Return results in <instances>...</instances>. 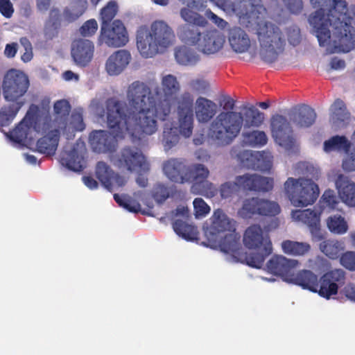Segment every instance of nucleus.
<instances>
[{"mask_svg":"<svg viewBox=\"0 0 355 355\" xmlns=\"http://www.w3.org/2000/svg\"><path fill=\"white\" fill-rule=\"evenodd\" d=\"M162 88L155 89V96L150 87L136 80L128 87L126 96L130 107L142 121V131L155 134L158 128L157 119L165 121L171 112L173 102L180 90L177 78L171 74L162 78Z\"/></svg>","mask_w":355,"mask_h":355,"instance_id":"f257e3e1","label":"nucleus"},{"mask_svg":"<svg viewBox=\"0 0 355 355\" xmlns=\"http://www.w3.org/2000/svg\"><path fill=\"white\" fill-rule=\"evenodd\" d=\"M318 8L310 15L309 22L314 29L320 46L327 44L333 37L336 46L347 53L355 48V28L352 21L355 23V6L349 8L344 0H320Z\"/></svg>","mask_w":355,"mask_h":355,"instance_id":"f03ea898","label":"nucleus"},{"mask_svg":"<svg viewBox=\"0 0 355 355\" xmlns=\"http://www.w3.org/2000/svg\"><path fill=\"white\" fill-rule=\"evenodd\" d=\"M106 123L110 131L94 130L89 135V144L94 152L101 153L115 150L117 139L128 135L132 142L141 141L148 133L142 130V121L124 101L110 98L105 102Z\"/></svg>","mask_w":355,"mask_h":355,"instance_id":"7ed1b4c3","label":"nucleus"},{"mask_svg":"<svg viewBox=\"0 0 355 355\" xmlns=\"http://www.w3.org/2000/svg\"><path fill=\"white\" fill-rule=\"evenodd\" d=\"M243 114L235 111L221 112L211 121L207 131L209 139L220 146L230 144L245 128H258L264 121V114L254 105L243 107Z\"/></svg>","mask_w":355,"mask_h":355,"instance_id":"20e7f679","label":"nucleus"},{"mask_svg":"<svg viewBox=\"0 0 355 355\" xmlns=\"http://www.w3.org/2000/svg\"><path fill=\"white\" fill-rule=\"evenodd\" d=\"M261 8L254 10L253 15L241 20V23L248 28H254L260 44V56L268 63L275 62L279 54L284 51L286 39L279 26L261 19L260 15L266 11L261 0Z\"/></svg>","mask_w":355,"mask_h":355,"instance_id":"39448f33","label":"nucleus"},{"mask_svg":"<svg viewBox=\"0 0 355 355\" xmlns=\"http://www.w3.org/2000/svg\"><path fill=\"white\" fill-rule=\"evenodd\" d=\"M210 220V225L205 229V234L209 239L216 241L218 236L224 234V237L219 242L221 251L234 257H241V236L236 232L234 222L231 220L221 209H217L214 211Z\"/></svg>","mask_w":355,"mask_h":355,"instance_id":"423d86ee","label":"nucleus"},{"mask_svg":"<svg viewBox=\"0 0 355 355\" xmlns=\"http://www.w3.org/2000/svg\"><path fill=\"white\" fill-rule=\"evenodd\" d=\"M175 35L172 28L164 21H155L150 30L141 31L137 35V46L144 58H152L162 53L175 42Z\"/></svg>","mask_w":355,"mask_h":355,"instance_id":"0eeeda50","label":"nucleus"},{"mask_svg":"<svg viewBox=\"0 0 355 355\" xmlns=\"http://www.w3.org/2000/svg\"><path fill=\"white\" fill-rule=\"evenodd\" d=\"M243 243L249 250H252L250 253H245L244 261L250 267L261 268L266 259L272 252L269 236H263V230L259 225H252L245 231Z\"/></svg>","mask_w":355,"mask_h":355,"instance_id":"6e6552de","label":"nucleus"},{"mask_svg":"<svg viewBox=\"0 0 355 355\" xmlns=\"http://www.w3.org/2000/svg\"><path fill=\"white\" fill-rule=\"evenodd\" d=\"M284 191L295 207L312 205L319 195L318 186L311 179L288 178L284 183Z\"/></svg>","mask_w":355,"mask_h":355,"instance_id":"1a4fd4ad","label":"nucleus"},{"mask_svg":"<svg viewBox=\"0 0 355 355\" xmlns=\"http://www.w3.org/2000/svg\"><path fill=\"white\" fill-rule=\"evenodd\" d=\"M181 18L186 22L177 28L179 39L185 44L197 46L202 37L200 28H205L208 21L204 16L187 8L180 9Z\"/></svg>","mask_w":355,"mask_h":355,"instance_id":"9d476101","label":"nucleus"},{"mask_svg":"<svg viewBox=\"0 0 355 355\" xmlns=\"http://www.w3.org/2000/svg\"><path fill=\"white\" fill-rule=\"evenodd\" d=\"M30 86L28 76L20 70L9 69L2 82L3 96L6 102H13L24 105V96Z\"/></svg>","mask_w":355,"mask_h":355,"instance_id":"9b49d317","label":"nucleus"},{"mask_svg":"<svg viewBox=\"0 0 355 355\" xmlns=\"http://www.w3.org/2000/svg\"><path fill=\"white\" fill-rule=\"evenodd\" d=\"M40 107L31 104L24 118L10 132V139L15 143L21 144L28 139L31 129L37 132H46L51 128V119L48 116L44 119V122L41 124L39 116Z\"/></svg>","mask_w":355,"mask_h":355,"instance_id":"f8f14e48","label":"nucleus"},{"mask_svg":"<svg viewBox=\"0 0 355 355\" xmlns=\"http://www.w3.org/2000/svg\"><path fill=\"white\" fill-rule=\"evenodd\" d=\"M280 211L278 203L259 197H252L244 200L238 214L244 219H250L256 216L274 217Z\"/></svg>","mask_w":355,"mask_h":355,"instance_id":"ddd939ff","label":"nucleus"},{"mask_svg":"<svg viewBox=\"0 0 355 355\" xmlns=\"http://www.w3.org/2000/svg\"><path fill=\"white\" fill-rule=\"evenodd\" d=\"M119 168L128 171L144 172L149 171V164L142 153L141 149L137 147L125 146L123 148L116 159Z\"/></svg>","mask_w":355,"mask_h":355,"instance_id":"4468645a","label":"nucleus"},{"mask_svg":"<svg viewBox=\"0 0 355 355\" xmlns=\"http://www.w3.org/2000/svg\"><path fill=\"white\" fill-rule=\"evenodd\" d=\"M272 136L275 141L285 149L292 150L295 145L293 131L287 119L281 114H275L270 119Z\"/></svg>","mask_w":355,"mask_h":355,"instance_id":"2eb2a0df","label":"nucleus"},{"mask_svg":"<svg viewBox=\"0 0 355 355\" xmlns=\"http://www.w3.org/2000/svg\"><path fill=\"white\" fill-rule=\"evenodd\" d=\"M345 280L346 272L343 269L330 270L318 279V288L315 293L329 300L338 293L339 287L345 285Z\"/></svg>","mask_w":355,"mask_h":355,"instance_id":"dca6fc26","label":"nucleus"},{"mask_svg":"<svg viewBox=\"0 0 355 355\" xmlns=\"http://www.w3.org/2000/svg\"><path fill=\"white\" fill-rule=\"evenodd\" d=\"M98 41L110 47L125 46L128 42V34L123 22L116 19L111 25H101Z\"/></svg>","mask_w":355,"mask_h":355,"instance_id":"f3484780","label":"nucleus"},{"mask_svg":"<svg viewBox=\"0 0 355 355\" xmlns=\"http://www.w3.org/2000/svg\"><path fill=\"white\" fill-rule=\"evenodd\" d=\"M225 11H232L239 17V21L253 15L254 10L261 8V0H240L236 3L230 0H209ZM207 0H206V3Z\"/></svg>","mask_w":355,"mask_h":355,"instance_id":"a211bd4d","label":"nucleus"},{"mask_svg":"<svg viewBox=\"0 0 355 355\" xmlns=\"http://www.w3.org/2000/svg\"><path fill=\"white\" fill-rule=\"evenodd\" d=\"M239 190L269 191L272 189L274 181L271 178L263 177L256 174H245L236 178Z\"/></svg>","mask_w":355,"mask_h":355,"instance_id":"6ab92c4d","label":"nucleus"},{"mask_svg":"<svg viewBox=\"0 0 355 355\" xmlns=\"http://www.w3.org/2000/svg\"><path fill=\"white\" fill-rule=\"evenodd\" d=\"M94 53L93 42L87 39L75 40L71 44V55L79 67H85L92 61Z\"/></svg>","mask_w":355,"mask_h":355,"instance_id":"aec40b11","label":"nucleus"},{"mask_svg":"<svg viewBox=\"0 0 355 355\" xmlns=\"http://www.w3.org/2000/svg\"><path fill=\"white\" fill-rule=\"evenodd\" d=\"M298 264L297 260L288 259L282 255H274L266 263V270L274 275L282 277L288 282V277Z\"/></svg>","mask_w":355,"mask_h":355,"instance_id":"412c9836","label":"nucleus"},{"mask_svg":"<svg viewBox=\"0 0 355 355\" xmlns=\"http://www.w3.org/2000/svg\"><path fill=\"white\" fill-rule=\"evenodd\" d=\"M225 42L223 34L214 29L203 33L197 49L205 54H214L219 51Z\"/></svg>","mask_w":355,"mask_h":355,"instance_id":"4be33fe9","label":"nucleus"},{"mask_svg":"<svg viewBox=\"0 0 355 355\" xmlns=\"http://www.w3.org/2000/svg\"><path fill=\"white\" fill-rule=\"evenodd\" d=\"M188 166L185 160L180 158H171L163 164V171L171 181L177 183H184Z\"/></svg>","mask_w":355,"mask_h":355,"instance_id":"5701e85b","label":"nucleus"},{"mask_svg":"<svg viewBox=\"0 0 355 355\" xmlns=\"http://www.w3.org/2000/svg\"><path fill=\"white\" fill-rule=\"evenodd\" d=\"M335 184L342 201L349 207H355V183L349 177L340 174Z\"/></svg>","mask_w":355,"mask_h":355,"instance_id":"b1692460","label":"nucleus"},{"mask_svg":"<svg viewBox=\"0 0 355 355\" xmlns=\"http://www.w3.org/2000/svg\"><path fill=\"white\" fill-rule=\"evenodd\" d=\"M131 59L130 53L126 50H118L113 53L105 63V69L110 76L120 74L128 66Z\"/></svg>","mask_w":355,"mask_h":355,"instance_id":"393cba45","label":"nucleus"},{"mask_svg":"<svg viewBox=\"0 0 355 355\" xmlns=\"http://www.w3.org/2000/svg\"><path fill=\"white\" fill-rule=\"evenodd\" d=\"M315 293L318 288V277L309 270H302L295 273L294 270L288 282Z\"/></svg>","mask_w":355,"mask_h":355,"instance_id":"a878e982","label":"nucleus"},{"mask_svg":"<svg viewBox=\"0 0 355 355\" xmlns=\"http://www.w3.org/2000/svg\"><path fill=\"white\" fill-rule=\"evenodd\" d=\"M289 117L291 121L297 126L308 128L315 123L316 113L310 106L301 105L292 110Z\"/></svg>","mask_w":355,"mask_h":355,"instance_id":"bb28decb","label":"nucleus"},{"mask_svg":"<svg viewBox=\"0 0 355 355\" xmlns=\"http://www.w3.org/2000/svg\"><path fill=\"white\" fill-rule=\"evenodd\" d=\"M228 40L230 46L236 53L248 51L251 45L248 35L244 30L236 26L229 30Z\"/></svg>","mask_w":355,"mask_h":355,"instance_id":"cd10ccee","label":"nucleus"},{"mask_svg":"<svg viewBox=\"0 0 355 355\" xmlns=\"http://www.w3.org/2000/svg\"><path fill=\"white\" fill-rule=\"evenodd\" d=\"M60 135L58 129L49 131L46 135L37 140V151L47 156L54 155L58 148Z\"/></svg>","mask_w":355,"mask_h":355,"instance_id":"c85d7f7f","label":"nucleus"},{"mask_svg":"<svg viewBox=\"0 0 355 355\" xmlns=\"http://www.w3.org/2000/svg\"><path fill=\"white\" fill-rule=\"evenodd\" d=\"M216 104L205 97L200 96L196 101V116L198 122L207 123L216 114Z\"/></svg>","mask_w":355,"mask_h":355,"instance_id":"c756f323","label":"nucleus"},{"mask_svg":"<svg viewBox=\"0 0 355 355\" xmlns=\"http://www.w3.org/2000/svg\"><path fill=\"white\" fill-rule=\"evenodd\" d=\"M323 150L328 153L345 152L347 157L351 151V142L344 135H334L324 141Z\"/></svg>","mask_w":355,"mask_h":355,"instance_id":"7c9ffc66","label":"nucleus"},{"mask_svg":"<svg viewBox=\"0 0 355 355\" xmlns=\"http://www.w3.org/2000/svg\"><path fill=\"white\" fill-rule=\"evenodd\" d=\"M71 110V104L66 99L58 100L54 103L53 121L59 128H66Z\"/></svg>","mask_w":355,"mask_h":355,"instance_id":"2f4dec72","label":"nucleus"},{"mask_svg":"<svg viewBox=\"0 0 355 355\" xmlns=\"http://www.w3.org/2000/svg\"><path fill=\"white\" fill-rule=\"evenodd\" d=\"M173 228L175 232L187 241L198 239V231L195 225L189 224L181 219H176L173 223Z\"/></svg>","mask_w":355,"mask_h":355,"instance_id":"473e14b6","label":"nucleus"},{"mask_svg":"<svg viewBox=\"0 0 355 355\" xmlns=\"http://www.w3.org/2000/svg\"><path fill=\"white\" fill-rule=\"evenodd\" d=\"M114 171L104 162L96 164L95 174L101 184L109 191H112V178Z\"/></svg>","mask_w":355,"mask_h":355,"instance_id":"72a5a7b5","label":"nucleus"},{"mask_svg":"<svg viewBox=\"0 0 355 355\" xmlns=\"http://www.w3.org/2000/svg\"><path fill=\"white\" fill-rule=\"evenodd\" d=\"M209 175L208 168L201 164H195L188 166L187 175L184 176L185 182L202 183Z\"/></svg>","mask_w":355,"mask_h":355,"instance_id":"f704fd0d","label":"nucleus"},{"mask_svg":"<svg viewBox=\"0 0 355 355\" xmlns=\"http://www.w3.org/2000/svg\"><path fill=\"white\" fill-rule=\"evenodd\" d=\"M320 251L331 259H337L344 250L343 243L334 239H327L319 245Z\"/></svg>","mask_w":355,"mask_h":355,"instance_id":"c9c22d12","label":"nucleus"},{"mask_svg":"<svg viewBox=\"0 0 355 355\" xmlns=\"http://www.w3.org/2000/svg\"><path fill=\"white\" fill-rule=\"evenodd\" d=\"M175 58L180 64L185 66L194 65L199 60V56L196 52L186 46L175 49Z\"/></svg>","mask_w":355,"mask_h":355,"instance_id":"e433bc0d","label":"nucleus"},{"mask_svg":"<svg viewBox=\"0 0 355 355\" xmlns=\"http://www.w3.org/2000/svg\"><path fill=\"white\" fill-rule=\"evenodd\" d=\"M282 248L285 254L293 256H303L311 250V245L306 242L286 240L282 243Z\"/></svg>","mask_w":355,"mask_h":355,"instance_id":"4c0bfd02","label":"nucleus"},{"mask_svg":"<svg viewBox=\"0 0 355 355\" xmlns=\"http://www.w3.org/2000/svg\"><path fill=\"white\" fill-rule=\"evenodd\" d=\"M193 96L189 92H183L180 96H175L173 102L176 103L178 114H193Z\"/></svg>","mask_w":355,"mask_h":355,"instance_id":"58836bf2","label":"nucleus"},{"mask_svg":"<svg viewBox=\"0 0 355 355\" xmlns=\"http://www.w3.org/2000/svg\"><path fill=\"white\" fill-rule=\"evenodd\" d=\"M293 216L311 227L317 228L320 223V214L310 209L293 211Z\"/></svg>","mask_w":355,"mask_h":355,"instance_id":"ea45409f","label":"nucleus"},{"mask_svg":"<svg viewBox=\"0 0 355 355\" xmlns=\"http://www.w3.org/2000/svg\"><path fill=\"white\" fill-rule=\"evenodd\" d=\"M9 105L3 107L0 110V125L8 126L13 121L20 109L24 106L13 102H8Z\"/></svg>","mask_w":355,"mask_h":355,"instance_id":"a19ab883","label":"nucleus"},{"mask_svg":"<svg viewBox=\"0 0 355 355\" xmlns=\"http://www.w3.org/2000/svg\"><path fill=\"white\" fill-rule=\"evenodd\" d=\"M243 141L250 146L261 147L268 142V137L265 132L252 130L243 133Z\"/></svg>","mask_w":355,"mask_h":355,"instance_id":"79ce46f5","label":"nucleus"},{"mask_svg":"<svg viewBox=\"0 0 355 355\" xmlns=\"http://www.w3.org/2000/svg\"><path fill=\"white\" fill-rule=\"evenodd\" d=\"M62 165H64L68 169L75 171L80 172L84 169L82 164V158L79 156L76 150H72L61 158Z\"/></svg>","mask_w":355,"mask_h":355,"instance_id":"37998d69","label":"nucleus"},{"mask_svg":"<svg viewBox=\"0 0 355 355\" xmlns=\"http://www.w3.org/2000/svg\"><path fill=\"white\" fill-rule=\"evenodd\" d=\"M180 133L186 138L191 137L193 129V114H178Z\"/></svg>","mask_w":355,"mask_h":355,"instance_id":"c03bdc74","label":"nucleus"},{"mask_svg":"<svg viewBox=\"0 0 355 355\" xmlns=\"http://www.w3.org/2000/svg\"><path fill=\"white\" fill-rule=\"evenodd\" d=\"M60 13L57 9H53L50 12L49 19L45 25V35L48 39H52L60 26Z\"/></svg>","mask_w":355,"mask_h":355,"instance_id":"a18cd8bd","label":"nucleus"},{"mask_svg":"<svg viewBox=\"0 0 355 355\" xmlns=\"http://www.w3.org/2000/svg\"><path fill=\"white\" fill-rule=\"evenodd\" d=\"M87 8V0H77L71 9L67 8L64 11V18L69 21H73L79 18Z\"/></svg>","mask_w":355,"mask_h":355,"instance_id":"49530a36","label":"nucleus"},{"mask_svg":"<svg viewBox=\"0 0 355 355\" xmlns=\"http://www.w3.org/2000/svg\"><path fill=\"white\" fill-rule=\"evenodd\" d=\"M327 224L330 232L343 234L347 231L348 225L345 218L341 216H333L328 218Z\"/></svg>","mask_w":355,"mask_h":355,"instance_id":"de8ad7c7","label":"nucleus"},{"mask_svg":"<svg viewBox=\"0 0 355 355\" xmlns=\"http://www.w3.org/2000/svg\"><path fill=\"white\" fill-rule=\"evenodd\" d=\"M118 11L116 1H110L101 10V25H109Z\"/></svg>","mask_w":355,"mask_h":355,"instance_id":"09e8293b","label":"nucleus"},{"mask_svg":"<svg viewBox=\"0 0 355 355\" xmlns=\"http://www.w3.org/2000/svg\"><path fill=\"white\" fill-rule=\"evenodd\" d=\"M351 151L348 156L343 159L342 167L345 171H355V130L352 135Z\"/></svg>","mask_w":355,"mask_h":355,"instance_id":"8fccbe9b","label":"nucleus"},{"mask_svg":"<svg viewBox=\"0 0 355 355\" xmlns=\"http://www.w3.org/2000/svg\"><path fill=\"white\" fill-rule=\"evenodd\" d=\"M179 141V135L173 128H164L163 132V142L167 149L171 148Z\"/></svg>","mask_w":355,"mask_h":355,"instance_id":"3c124183","label":"nucleus"},{"mask_svg":"<svg viewBox=\"0 0 355 355\" xmlns=\"http://www.w3.org/2000/svg\"><path fill=\"white\" fill-rule=\"evenodd\" d=\"M320 202L322 204V207H324L335 209L339 201L334 191L327 190L324 192Z\"/></svg>","mask_w":355,"mask_h":355,"instance_id":"603ef678","label":"nucleus"},{"mask_svg":"<svg viewBox=\"0 0 355 355\" xmlns=\"http://www.w3.org/2000/svg\"><path fill=\"white\" fill-rule=\"evenodd\" d=\"M340 265L349 271L355 270V252L347 251L339 257Z\"/></svg>","mask_w":355,"mask_h":355,"instance_id":"864d4df0","label":"nucleus"},{"mask_svg":"<svg viewBox=\"0 0 355 355\" xmlns=\"http://www.w3.org/2000/svg\"><path fill=\"white\" fill-rule=\"evenodd\" d=\"M239 192L236 180L234 182H227L220 187V194L222 198H228Z\"/></svg>","mask_w":355,"mask_h":355,"instance_id":"5fc2aeb1","label":"nucleus"},{"mask_svg":"<svg viewBox=\"0 0 355 355\" xmlns=\"http://www.w3.org/2000/svg\"><path fill=\"white\" fill-rule=\"evenodd\" d=\"M152 196L157 203L161 204L169 197V192L164 185L157 184L153 188Z\"/></svg>","mask_w":355,"mask_h":355,"instance_id":"6e6d98bb","label":"nucleus"},{"mask_svg":"<svg viewBox=\"0 0 355 355\" xmlns=\"http://www.w3.org/2000/svg\"><path fill=\"white\" fill-rule=\"evenodd\" d=\"M98 29V24L94 19L86 21L80 28L79 31L83 37H90L94 35Z\"/></svg>","mask_w":355,"mask_h":355,"instance_id":"4d7b16f0","label":"nucleus"},{"mask_svg":"<svg viewBox=\"0 0 355 355\" xmlns=\"http://www.w3.org/2000/svg\"><path fill=\"white\" fill-rule=\"evenodd\" d=\"M193 204L196 216H205L210 211L209 205L200 198H195Z\"/></svg>","mask_w":355,"mask_h":355,"instance_id":"13d9d810","label":"nucleus"},{"mask_svg":"<svg viewBox=\"0 0 355 355\" xmlns=\"http://www.w3.org/2000/svg\"><path fill=\"white\" fill-rule=\"evenodd\" d=\"M189 85L193 91L202 94L205 93L209 87V83L203 78L193 79Z\"/></svg>","mask_w":355,"mask_h":355,"instance_id":"bf43d9fd","label":"nucleus"},{"mask_svg":"<svg viewBox=\"0 0 355 355\" xmlns=\"http://www.w3.org/2000/svg\"><path fill=\"white\" fill-rule=\"evenodd\" d=\"M288 41L293 46L298 45L301 41L300 30L297 26H291L287 29Z\"/></svg>","mask_w":355,"mask_h":355,"instance_id":"052dcab7","label":"nucleus"},{"mask_svg":"<svg viewBox=\"0 0 355 355\" xmlns=\"http://www.w3.org/2000/svg\"><path fill=\"white\" fill-rule=\"evenodd\" d=\"M332 114L337 119H340L346 110L345 103L340 98L336 99L331 107Z\"/></svg>","mask_w":355,"mask_h":355,"instance_id":"680f3d73","label":"nucleus"},{"mask_svg":"<svg viewBox=\"0 0 355 355\" xmlns=\"http://www.w3.org/2000/svg\"><path fill=\"white\" fill-rule=\"evenodd\" d=\"M0 12L6 18L12 17L14 8L10 0H0Z\"/></svg>","mask_w":355,"mask_h":355,"instance_id":"e2e57ef3","label":"nucleus"},{"mask_svg":"<svg viewBox=\"0 0 355 355\" xmlns=\"http://www.w3.org/2000/svg\"><path fill=\"white\" fill-rule=\"evenodd\" d=\"M205 16L207 18L210 19L215 25L218 28H225L227 26V22L223 19L219 17L211 10H207L205 12Z\"/></svg>","mask_w":355,"mask_h":355,"instance_id":"0e129e2a","label":"nucleus"},{"mask_svg":"<svg viewBox=\"0 0 355 355\" xmlns=\"http://www.w3.org/2000/svg\"><path fill=\"white\" fill-rule=\"evenodd\" d=\"M286 5L288 9L291 12L297 14L301 12L303 8V3L302 0H282Z\"/></svg>","mask_w":355,"mask_h":355,"instance_id":"69168bd1","label":"nucleus"},{"mask_svg":"<svg viewBox=\"0 0 355 355\" xmlns=\"http://www.w3.org/2000/svg\"><path fill=\"white\" fill-rule=\"evenodd\" d=\"M71 124L77 131H83L85 128L83 117L80 113H73L71 115Z\"/></svg>","mask_w":355,"mask_h":355,"instance_id":"338daca9","label":"nucleus"},{"mask_svg":"<svg viewBox=\"0 0 355 355\" xmlns=\"http://www.w3.org/2000/svg\"><path fill=\"white\" fill-rule=\"evenodd\" d=\"M343 294L349 300L355 302V285L353 284H347L342 291Z\"/></svg>","mask_w":355,"mask_h":355,"instance_id":"774afa93","label":"nucleus"}]
</instances>
